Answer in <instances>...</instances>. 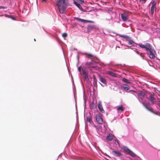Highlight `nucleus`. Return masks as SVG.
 <instances>
[{
    "label": "nucleus",
    "mask_w": 160,
    "mask_h": 160,
    "mask_svg": "<svg viewBox=\"0 0 160 160\" xmlns=\"http://www.w3.org/2000/svg\"><path fill=\"white\" fill-rule=\"evenodd\" d=\"M136 53H137L138 54H139V52H138V51H136Z\"/></svg>",
    "instance_id": "39"
},
{
    "label": "nucleus",
    "mask_w": 160,
    "mask_h": 160,
    "mask_svg": "<svg viewBox=\"0 0 160 160\" xmlns=\"http://www.w3.org/2000/svg\"><path fill=\"white\" fill-rule=\"evenodd\" d=\"M128 44L130 45V46H132L134 45V42L132 41H129L128 42Z\"/></svg>",
    "instance_id": "22"
},
{
    "label": "nucleus",
    "mask_w": 160,
    "mask_h": 160,
    "mask_svg": "<svg viewBox=\"0 0 160 160\" xmlns=\"http://www.w3.org/2000/svg\"><path fill=\"white\" fill-rule=\"evenodd\" d=\"M122 81L127 83H130V82L129 81L127 80V79L125 78H122Z\"/></svg>",
    "instance_id": "25"
},
{
    "label": "nucleus",
    "mask_w": 160,
    "mask_h": 160,
    "mask_svg": "<svg viewBox=\"0 0 160 160\" xmlns=\"http://www.w3.org/2000/svg\"><path fill=\"white\" fill-rule=\"evenodd\" d=\"M124 110V108L122 105H121L117 108V110L118 112H123Z\"/></svg>",
    "instance_id": "17"
},
{
    "label": "nucleus",
    "mask_w": 160,
    "mask_h": 160,
    "mask_svg": "<svg viewBox=\"0 0 160 160\" xmlns=\"http://www.w3.org/2000/svg\"><path fill=\"white\" fill-rule=\"evenodd\" d=\"M144 106L147 110H149V108L146 105H144Z\"/></svg>",
    "instance_id": "35"
},
{
    "label": "nucleus",
    "mask_w": 160,
    "mask_h": 160,
    "mask_svg": "<svg viewBox=\"0 0 160 160\" xmlns=\"http://www.w3.org/2000/svg\"><path fill=\"white\" fill-rule=\"evenodd\" d=\"M112 153L116 157H120L122 155L121 153L118 151H113L112 152Z\"/></svg>",
    "instance_id": "10"
},
{
    "label": "nucleus",
    "mask_w": 160,
    "mask_h": 160,
    "mask_svg": "<svg viewBox=\"0 0 160 160\" xmlns=\"http://www.w3.org/2000/svg\"><path fill=\"white\" fill-rule=\"evenodd\" d=\"M154 95V93L152 92L150 93V95L149 96V100L150 101L151 104L152 105H153L156 103L155 101H157L155 98H154L153 96Z\"/></svg>",
    "instance_id": "4"
},
{
    "label": "nucleus",
    "mask_w": 160,
    "mask_h": 160,
    "mask_svg": "<svg viewBox=\"0 0 160 160\" xmlns=\"http://www.w3.org/2000/svg\"><path fill=\"white\" fill-rule=\"evenodd\" d=\"M90 108L91 109L94 108H96L97 105L95 103H94V102H92L90 105Z\"/></svg>",
    "instance_id": "16"
},
{
    "label": "nucleus",
    "mask_w": 160,
    "mask_h": 160,
    "mask_svg": "<svg viewBox=\"0 0 160 160\" xmlns=\"http://www.w3.org/2000/svg\"><path fill=\"white\" fill-rule=\"evenodd\" d=\"M5 8V7L4 6H1L0 7V9L2 8V9H4Z\"/></svg>",
    "instance_id": "37"
},
{
    "label": "nucleus",
    "mask_w": 160,
    "mask_h": 160,
    "mask_svg": "<svg viewBox=\"0 0 160 160\" xmlns=\"http://www.w3.org/2000/svg\"><path fill=\"white\" fill-rule=\"evenodd\" d=\"M85 54L86 55V57L88 58L93 59L95 57L94 55L91 54L85 53Z\"/></svg>",
    "instance_id": "14"
},
{
    "label": "nucleus",
    "mask_w": 160,
    "mask_h": 160,
    "mask_svg": "<svg viewBox=\"0 0 160 160\" xmlns=\"http://www.w3.org/2000/svg\"><path fill=\"white\" fill-rule=\"evenodd\" d=\"M98 77L99 78V79L100 81L102 83L104 84H106V81L104 78H102L100 74L98 75Z\"/></svg>",
    "instance_id": "13"
},
{
    "label": "nucleus",
    "mask_w": 160,
    "mask_h": 160,
    "mask_svg": "<svg viewBox=\"0 0 160 160\" xmlns=\"http://www.w3.org/2000/svg\"><path fill=\"white\" fill-rule=\"evenodd\" d=\"M148 110L150 111L152 113H154V112L151 109H150L149 108V110Z\"/></svg>",
    "instance_id": "36"
},
{
    "label": "nucleus",
    "mask_w": 160,
    "mask_h": 160,
    "mask_svg": "<svg viewBox=\"0 0 160 160\" xmlns=\"http://www.w3.org/2000/svg\"><path fill=\"white\" fill-rule=\"evenodd\" d=\"M84 79L87 81H88L89 79V78L88 75V74L86 75H84Z\"/></svg>",
    "instance_id": "24"
},
{
    "label": "nucleus",
    "mask_w": 160,
    "mask_h": 160,
    "mask_svg": "<svg viewBox=\"0 0 160 160\" xmlns=\"http://www.w3.org/2000/svg\"><path fill=\"white\" fill-rule=\"evenodd\" d=\"M73 3L80 10L82 11V8L79 3H78L75 0H74Z\"/></svg>",
    "instance_id": "15"
},
{
    "label": "nucleus",
    "mask_w": 160,
    "mask_h": 160,
    "mask_svg": "<svg viewBox=\"0 0 160 160\" xmlns=\"http://www.w3.org/2000/svg\"><path fill=\"white\" fill-rule=\"evenodd\" d=\"M138 95H140L141 96V98L142 99L145 96V93L142 91H140L139 94H138Z\"/></svg>",
    "instance_id": "20"
},
{
    "label": "nucleus",
    "mask_w": 160,
    "mask_h": 160,
    "mask_svg": "<svg viewBox=\"0 0 160 160\" xmlns=\"http://www.w3.org/2000/svg\"><path fill=\"white\" fill-rule=\"evenodd\" d=\"M141 48L145 49L147 51V54L151 59H153L155 58L156 52L154 49L152 48V46L150 43L146 42L145 45L142 44H138Z\"/></svg>",
    "instance_id": "1"
},
{
    "label": "nucleus",
    "mask_w": 160,
    "mask_h": 160,
    "mask_svg": "<svg viewBox=\"0 0 160 160\" xmlns=\"http://www.w3.org/2000/svg\"><path fill=\"white\" fill-rule=\"evenodd\" d=\"M82 74L84 75H86V74H88V72L86 71V70L85 69H82Z\"/></svg>",
    "instance_id": "23"
},
{
    "label": "nucleus",
    "mask_w": 160,
    "mask_h": 160,
    "mask_svg": "<svg viewBox=\"0 0 160 160\" xmlns=\"http://www.w3.org/2000/svg\"><path fill=\"white\" fill-rule=\"evenodd\" d=\"M68 4L67 0H57L56 4L60 13H64L67 8Z\"/></svg>",
    "instance_id": "2"
},
{
    "label": "nucleus",
    "mask_w": 160,
    "mask_h": 160,
    "mask_svg": "<svg viewBox=\"0 0 160 160\" xmlns=\"http://www.w3.org/2000/svg\"><path fill=\"white\" fill-rule=\"evenodd\" d=\"M78 2L80 3L81 4H82L84 2V1L83 0H77Z\"/></svg>",
    "instance_id": "31"
},
{
    "label": "nucleus",
    "mask_w": 160,
    "mask_h": 160,
    "mask_svg": "<svg viewBox=\"0 0 160 160\" xmlns=\"http://www.w3.org/2000/svg\"><path fill=\"white\" fill-rule=\"evenodd\" d=\"M78 70L79 71V72H81V67L80 66L78 68Z\"/></svg>",
    "instance_id": "34"
},
{
    "label": "nucleus",
    "mask_w": 160,
    "mask_h": 160,
    "mask_svg": "<svg viewBox=\"0 0 160 160\" xmlns=\"http://www.w3.org/2000/svg\"><path fill=\"white\" fill-rule=\"evenodd\" d=\"M96 119L97 122L99 123L102 124L103 122V119L99 115H96Z\"/></svg>",
    "instance_id": "6"
},
{
    "label": "nucleus",
    "mask_w": 160,
    "mask_h": 160,
    "mask_svg": "<svg viewBox=\"0 0 160 160\" xmlns=\"http://www.w3.org/2000/svg\"><path fill=\"white\" fill-rule=\"evenodd\" d=\"M123 152L129 154L131 157H135L136 156V155L132 151L130 150L126 147H124L123 148Z\"/></svg>",
    "instance_id": "3"
},
{
    "label": "nucleus",
    "mask_w": 160,
    "mask_h": 160,
    "mask_svg": "<svg viewBox=\"0 0 160 160\" xmlns=\"http://www.w3.org/2000/svg\"><path fill=\"white\" fill-rule=\"evenodd\" d=\"M116 141H117V142H118V140H117H117H116Z\"/></svg>",
    "instance_id": "43"
},
{
    "label": "nucleus",
    "mask_w": 160,
    "mask_h": 160,
    "mask_svg": "<svg viewBox=\"0 0 160 160\" xmlns=\"http://www.w3.org/2000/svg\"><path fill=\"white\" fill-rule=\"evenodd\" d=\"M95 80H96V78H94V81H95Z\"/></svg>",
    "instance_id": "44"
},
{
    "label": "nucleus",
    "mask_w": 160,
    "mask_h": 160,
    "mask_svg": "<svg viewBox=\"0 0 160 160\" xmlns=\"http://www.w3.org/2000/svg\"><path fill=\"white\" fill-rule=\"evenodd\" d=\"M151 3H152V6L151 8L150 12L152 15H153L154 13V8L156 9V3L154 0H152Z\"/></svg>",
    "instance_id": "5"
},
{
    "label": "nucleus",
    "mask_w": 160,
    "mask_h": 160,
    "mask_svg": "<svg viewBox=\"0 0 160 160\" xmlns=\"http://www.w3.org/2000/svg\"><path fill=\"white\" fill-rule=\"evenodd\" d=\"M34 41H36V39H34Z\"/></svg>",
    "instance_id": "45"
},
{
    "label": "nucleus",
    "mask_w": 160,
    "mask_h": 160,
    "mask_svg": "<svg viewBox=\"0 0 160 160\" xmlns=\"http://www.w3.org/2000/svg\"><path fill=\"white\" fill-rule=\"evenodd\" d=\"M96 67L95 66H92V67H89V68H90V69L91 68H95Z\"/></svg>",
    "instance_id": "38"
},
{
    "label": "nucleus",
    "mask_w": 160,
    "mask_h": 160,
    "mask_svg": "<svg viewBox=\"0 0 160 160\" xmlns=\"http://www.w3.org/2000/svg\"><path fill=\"white\" fill-rule=\"evenodd\" d=\"M122 88L125 91H128L129 90L130 87L127 84H124L122 86Z\"/></svg>",
    "instance_id": "12"
},
{
    "label": "nucleus",
    "mask_w": 160,
    "mask_h": 160,
    "mask_svg": "<svg viewBox=\"0 0 160 160\" xmlns=\"http://www.w3.org/2000/svg\"><path fill=\"white\" fill-rule=\"evenodd\" d=\"M122 37H123V38H130L128 36H124V35H123V36H122Z\"/></svg>",
    "instance_id": "32"
},
{
    "label": "nucleus",
    "mask_w": 160,
    "mask_h": 160,
    "mask_svg": "<svg viewBox=\"0 0 160 160\" xmlns=\"http://www.w3.org/2000/svg\"><path fill=\"white\" fill-rule=\"evenodd\" d=\"M87 121L89 122H91L92 121V119L90 117H88L87 118Z\"/></svg>",
    "instance_id": "28"
},
{
    "label": "nucleus",
    "mask_w": 160,
    "mask_h": 160,
    "mask_svg": "<svg viewBox=\"0 0 160 160\" xmlns=\"http://www.w3.org/2000/svg\"><path fill=\"white\" fill-rule=\"evenodd\" d=\"M106 139L108 141H111L112 139V137L111 135H109L107 137Z\"/></svg>",
    "instance_id": "21"
},
{
    "label": "nucleus",
    "mask_w": 160,
    "mask_h": 160,
    "mask_svg": "<svg viewBox=\"0 0 160 160\" xmlns=\"http://www.w3.org/2000/svg\"><path fill=\"white\" fill-rule=\"evenodd\" d=\"M98 108L99 110L102 113H104V111L102 107V105L101 101H100L98 102Z\"/></svg>",
    "instance_id": "8"
},
{
    "label": "nucleus",
    "mask_w": 160,
    "mask_h": 160,
    "mask_svg": "<svg viewBox=\"0 0 160 160\" xmlns=\"http://www.w3.org/2000/svg\"><path fill=\"white\" fill-rule=\"evenodd\" d=\"M128 92L130 94V95L132 94L134 96H136L137 92L135 91L131 90L129 91Z\"/></svg>",
    "instance_id": "18"
},
{
    "label": "nucleus",
    "mask_w": 160,
    "mask_h": 160,
    "mask_svg": "<svg viewBox=\"0 0 160 160\" xmlns=\"http://www.w3.org/2000/svg\"><path fill=\"white\" fill-rule=\"evenodd\" d=\"M106 156H107L108 157H109V158H110V157H109V156L108 155H107V154H106Z\"/></svg>",
    "instance_id": "42"
},
{
    "label": "nucleus",
    "mask_w": 160,
    "mask_h": 160,
    "mask_svg": "<svg viewBox=\"0 0 160 160\" xmlns=\"http://www.w3.org/2000/svg\"><path fill=\"white\" fill-rule=\"evenodd\" d=\"M121 17L122 19L124 22L126 21L128 18V15L126 13L121 14Z\"/></svg>",
    "instance_id": "7"
},
{
    "label": "nucleus",
    "mask_w": 160,
    "mask_h": 160,
    "mask_svg": "<svg viewBox=\"0 0 160 160\" xmlns=\"http://www.w3.org/2000/svg\"><path fill=\"white\" fill-rule=\"evenodd\" d=\"M107 74H108L110 76H111L113 77H117V74H116L115 73H113V72H112L111 71H107Z\"/></svg>",
    "instance_id": "11"
},
{
    "label": "nucleus",
    "mask_w": 160,
    "mask_h": 160,
    "mask_svg": "<svg viewBox=\"0 0 160 160\" xmlns=\"http://www.w3.org/2000/svg\"><path fill=\"white\" fill-rule=\"evenodd\" d=\"M62 35L63 38H65L67 37V34L66 33H64L62 34Z\"/></svg>",
    "instance_id": "29"
},
{
    "label": "nucleus",
    "mask_w": 160,
    "mask_h": 160,
    "mask_svg": "<svg viewBox=\"0 0 160 160\" xmlns=\"http://www.w3.org/2000/svg\"><path fill=\"white\" fill-rule=\"evenodd\" d=\"M147 0H139L140 2L142 4H144L145 3Z\"/></svg>",
    "instance_id": "27"
},
{
    "label": "nucleus",
    "mask_w": 160,
    "mask_h": 160,
    "mask_svg": "<svg viewBox=\"0 0 160 160\" xmlns=\"http://www.w3.org/2000/svg\"><path fill=\"white\" fill-rule=\"evenodd\" d=\"M74 18L75 19L77 20V21H79L82 22H93L92 21H90L89 20H84L83 19H82L81 18H78L77 17H74Z\"/></svg>",
    "instance_id": "9"
},
{
    "label": "nucleus",
    "mask_w": 160,
    "mask_h": 160,
    "mask_svg": "<svg viewBox=\"0 0 160 160\" xmlns=\"http://www.w3.org/2000/svg\"><path fill=\"white\" fill-rule=\"evenodd\" d=\"M155 114L158 115L160 116V113H158V114H157L156 113H154Z\"/></svg>",
    "instance_id": "40"
},
{
    "label": "nucleus",
    "mask_w": 160,
    "mask_h": 160,
    "mask_svg": "<svg viewBox=\"0 0 160 160\" xmlns=\"http://www.w3.org/2000/svg\"><path fill=\"white\" fill-rule=\"evenodd\" d=\"M94 28V26L92 25H89L87 28V30L88 32H90Z\"/></svg>",
    "instance_id": "19"
},
{
    "label": "nucleus",
    "mask_w": 160,
    "mask_h": 160,
    "mask_svg": "<svg viewBox=\"0 0 160 160\" xmlns=\"http://www.w3.org/2000/svg\"><path fill=\"white\" fill-rule=\"evenodd\" d=\"M93 64V63L92 62H87L86 63V65L88 66L92 65Z\"/></svg>",
    "instance_id": "26"
},
{
    "label": "nucleus",
    "mask_w": 160,
    "mask_h": 160,
    "mask_svg": "<svg viewBox=\"0 0 160 160\" xmlns=\"http://www.w3.org/2000/svg\"><path fill=\"white\" fill-rule=\"evenodd\" d=\"M156 102L155 104L158 105L159 106H160V101L157 100V101H155Z\"/></svg>",
    "instance_id": "30"
},
{
    "label": "nucleus",
    "mask_w": 160,
    "mask_h": 160,
    "mask_svg": "<svg viewBox=\"0 0 160 160\" xmlns=\"http://www.w3.org/2000/svg\"><path fill=\"white\" fill-rule=\"evenodd\" d=\"M42 2H46V0H42Z\"/></svg>",
    "instance_id": "41"
},
{
    "label": "nucleus",
    "mask_w": 160,
    "mask_h": 160,
    "mask_svg": "<svg viewBox=\"0 0 160 160\" xmlns=\"http://www.w3.org/2000/svg\"><path fill=\"white\" fill-rule=\"evenodd\" d=\"M139 55L141 56V57L143 58V54L142 52H139V54H138Z\"/></svg>",
    "instance_id": "33"
}]
</instances>
